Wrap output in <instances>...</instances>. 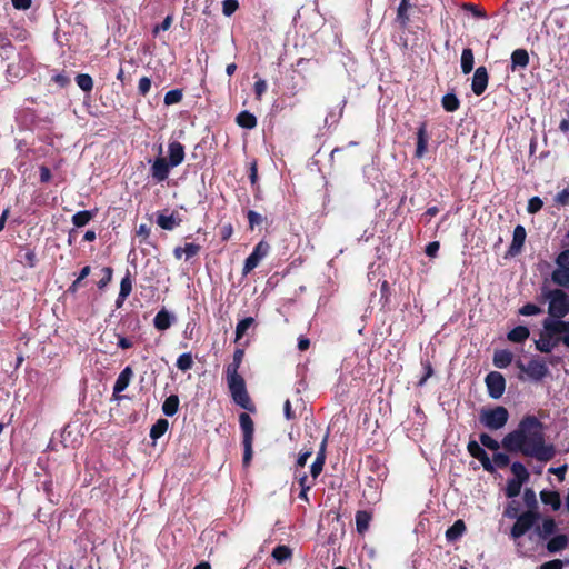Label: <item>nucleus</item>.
Instances as JSON below:
<instances>
[{
  "label": "nucleus",
  "mask_w": 569,
  "mask_h": 569,
  "mask_svg": "<svg viewBox=\"0 0 569 569\" xmlns=\"http://www.w3.org/2000/svg\"><path fill=\"white\" fill-rule=\"evenodd\" d=\"M151 89V79L148 77H142L138 83V92L140 96L146 97Z\"/></svg>",
  "instance_id": "59"
},
{
  "label": "nucleus",
  "mask_w": 569,
  "mask_h": 569,
  "mask_svg": "<svg viewBox=\"0 0 569 569\" xmlns=\"http://www.w3.org/2000/svg\"><path fill=\"white\" fill-rule=\"evenodd\" d=\"M269 251H270V244L267 241L261 240L256 244L252 253L262 260L264 257L268 256Z\"/></svg>",
  "instance_id": "50"
},
{
  "label": "nucleus",
  "mask_w": 569,
  "mask_h": 569,
  "mask_svg": "<svg viewBox=\"0 0 569 569\" xmlns=\"http://www.w3.org/2000/svg\"><path fill=\"white\" fill-rule=\"evenodd\" d=\"M410 7L409 0H401L397 10V21L401 27H407L409 22L408 9Z\"/></svg>",
  "instance_id": "39"
},
{
  "label": "nucleus",
  "mask_w": 569,
  "mask_h": 569,
  "mask_svg": "<svg viewBox=\"0 0 569 569\" xmlns=\"http://www.w3.org/2000/svg\"><path fill=\"white\" fill-rule=\"evenodd\" d=\"M523 502L528 510H538V501L535 491L531 488H526L523 492Z\"/></svg>",
  "instance_id": "46"
},
{
  "label": "nucleus",
  "mask_w": 569,
  "mask_h": 569,
  "mask_svg": "<svg viewBox=\"0 0 569 569\" xmlns=\"http://www.w3.org/2000/svg\"><path fill=\"white\" fill-rule=\"evenodd\" d=\"M157 223L163 230H173L179 224V221L176 220L173 214H159L157 218Z\"/></svg>",
  "instance_id": "41"
},
{
  "label": "nucleus",
  "mask_w": 569,
  "mask_h": 569,
  "mask_svg": "<svg viewBox=\"0 0 569 569\" xmlns=\"http://www.w3.org/2000/svg\"><path fill=\"white\" fill-rule=\"evenodd\" d=\"M525 482L516 480V479H509L507 481V486L505 489V493L508 498H515L519 496L521 491V487Z\"/></svg>",
  "instance_id": "42"
},
{
  "label": "nucleus",
  "mask_w": 569,
  "mask_h": 569,
  "mask_svg": "<svg viewBox=\"0 0 569 569\" xmlns=\"http://www.w3.org/2000/svg\"><path fill=\"white\" fill-rule=\"evenodd\" d=\"M543 295L549 300L548 319L562 320L569 313V295L562 289H551Z\"/></svg>",
  "instance_id": "4"
},
{
  "label": "nucleus",
  "mask_w": 569,
  "mask_h": 569,
  "mask_svg": "<svg viewBox=\"0 0 569 569\" xmlns=\"http://www.w3.org/2000/svg\"><path fill=\"white\" fill-rule=\"evenodd\" d=\"M271 556L278 563H283L291 559L292 550L286 545H279L273 548Z\"/></svg>",
  "instance_id": "32"
},
{
  "label": "nucleus",
  "mask_w": 569,
  "mask_h": 569,
  "mask_svg": "<svg viewBox=\"0 0 569 569\" xmlns=\"http://www.w3.org/2000/svg\"><path fill=\"white\" fill-rule=\"evenodd\" d=\"M429 134L427 131V122L423 121L420 123L417 130V147L415 151V156L417 158H422L427 152Z\"/></svg>",
  "instance_id": "18"
},
{
  "label": "nucleus",
  "mask_w": 569,
  "mask_h": 569,
  "mask_svg": "<svg viewBox=\"0 0 569 569\" xmlns=\"http://www.w3.org/2000/svg\"><path fill=\"white\" fill-rule=\"evenodd\" d=\"M179 403V397L177 395H170L162 403V412L168 417L174 416L178 412Z\"/></svg>",
  "instance_id": "30"
},
{
  "label": "nucleus",
  "mask_w": 569,
  "mask_h": 569,
  "mask_svg": "<svg viewBox=\"0 0 569 569\" xmlns=\"http://www.w3.org/2000/svg\"><path fill=\"white\" fill-rule=\"evenodd\" d=\"M518 368L535 381L542 380L549 373L546 362L539 359H531L527 366L519 361Z\"/></svg>",
  "instance_id": "9"
},
{
  "label": "nucleus",
  "mask_w": 569,
  "mask_h": 569,
  "mask_svg": "<svg viewBox=\"0 0 569 569\" xmlns=\"http://www.w3.org/2000/svg\"><path fill=\"white\" fill-rule=\"evenodd\" d=\"M173 166L164 157H157L151 164L150 172L153 180L162 182L168 179L170 169Z\"/></svg>",
  "instance_id": "11"
},
{
  "label": "nucleus",
  "mask_w": 569,
  "mask_h": 569,
  "mask_svg": "<svg viewBox=\"0 0 569 569\" xmlns=\"http://www.w3.org/2000/svg\"><path fill=\"white\" fill-rule=\"evenodd\" d=\"M540 499L542 503L550 506L553 511L559 510L561 507L560 493L556 490L540 491Z\"/></svg>",
  "instance_id": "23"
},
{
  "label": "nucleus",
  "mask_w": 569,
  "mask_h": 569,
  "mask_svg": "<svg viewBox=\"0 0 569 569\" xmlns=\"http://www.w3.org/2000/svg\"><path fill=\"white\" fill-rule=\"evenodd\" d=\"M247 218H248V222H249V228L251 230H253L256 226L261 224L263 221L262 216L253 210L248 211Z\"/></svg>",
  "instance_id": "56"
},
{
  "label": "nucleus",
  "mask_w": 569,
  "mask_h": 569,
  "mask_svg": "<svg viewBox=\"0 0 569 569\" xmlns=\"http://www.w3.org/2000/svg\"><path fill=\"white\" fill-rule=\"evenodd\" d=\"M557 522L552 517H545L540 525L535 527V535L541 540H547L557 531Z\"/></svg>",
  "instance_id": "15"
},
{
  "label": "nucleus",
  "mask_w": 569,
  "mask_h": 569,
  "mask_svg": "<svg viewBox=\"0 0 569 569\" xmlns=\"http://www.w3.org/2000/svg\"><path fill=\"white\" fill-rule=\"evenodd\" d=\"M172 21V16H167L160 24L154 26L152 29V34L156 37L160 31L169 30L171 28Z\"/></svg>",
  "instance_id": "60"
},
{
  "label": "nucleus",
  "mask_w": 569,
  "mask_h": 569,
  "mask_svg": "<svg viewBox=\"0 0 569 569\" xmlns=\"http://www.w3.org/2000/svg\"><path fill=\"white\" fill-rule=\"evenodd\" d=\"M260 261L261 259L251 252L249 257L244 260L242 276L249 274L254 268L259 266Z\"/></svg>",
  "instance_id": "47"
},
{
  "label": "nucleus",
  "mask_w": 569,
  "mask_h": 569,
  "mask_svg": "<svg viewBox=\"0 0 569 569\" xmlns=\"http://www.w3.org/2000/svg\"><path fill=\"white\" fill-rule=\"evenodd\" d=\"M183 250H184L186 260H189L200 252L201 246L197 244V243L189 242V243L184 244Z\"/></svg>",
  "instance_id": "57"
},
{
  "label": "nucleus",
  "mask_w": 569,
  "mask_h": 569,
  "mask_svg": "<svg viewBox=\"0 0 569 569\" xmlns=\"http://www.w3.org/2000/svg\"><path fill=\"white\" fill-rule=\"evenodd\" d=\"M539 569H563V562L560 559L549 560L542 563Z\"/></svg>",
  "instance_id": "64"
},
{
  "label": "nucleus",
  "mask_w": 569,
  "mask_h": 569,
  "mask_svg": "<svg viewBox=\"0 0 569 569\" xmlns=\"http://www.w3.org/2000/svg\"><path fill=\"white\" fill-rule=\"evenodd\" d=\"M510 59L512 71H515L517 68L526 69L530 62L529 53L526 49L513 50Z\"/></svg>",
  "instance_id": "21"
},
{
  "label": "nucleus",
  "mask_w": 569,
  "mask_h": 569,
  "mask_svg": "<svg viewBox=\"0 0 569 569\" xmlns=\"http://www.w3.org/2000/svg\"><path fill=\"white\" fill-rule=\"evenodd\" d=\"M176 366L183 372L190 370L193 366V358L191 352L180 355L177 359Z\"/></svg>",
  "instance_id": "44"
},
{
  "label": "nucleus",
  "mask_w": 569,
  "mask_h": 569,
  "mask_svg": "<svg viewBox=\"0 0 569 569\" xmlns=\"http://www.w3.org/2000/svg\"><path fill=\"white\" fill-rule=\"evenodd\" d=\"M171 323L172 316L166 309L160 310L153 319V326L159 331H164L169 329L171 327Z\"/></svg>",
  "instance_id": "25"
},
{
  "label": "nucleus",
  "mask_w": 569,
  "mask_h": 569,
  "mask_svg": "<svg viewBox=\"0 0 569 569\" xmlns=\"http://www.w3.org/2000/svg\"><path fill=\"white\" fill-rule=\"evenodd\" d=\"M559 345L557 335L549 336L547 330L543 328V332L540 335V339L536 341V349L543 353H549L555 347Z\"/></svg>",
  "instance_id": "19"
},
{
  "label": "nucleus",
  "mask_w": 569,
  "mask_h": 569,
  "mask_svg": "<svg viewBox=\"0 0 569 569\" xmlns=\"http://www.w3.org/2000/svg\"><path fill=\"white\" fill-rule=\"evenodd\" d=\"M356 528L359 535H365L370 526L372 520V513L367 510H359L356 512Z\"/></svg>",
  "instance_id": "22"
},
{
  "label": "nucleus",
  "mask_w": 569,
  "mask_h": 569,
  "mask_svg": "<svg viewBox=\"0 0 569 569\" xmlns=\"http://www.w3.org/2000/svg\"><path fill=\"white\" fill-rule=\"evenodd\" d=\"M542 312V309L535 303H526L519 309V313L522 316H536Z\"/></svg>",
  "instance_id": "54"
},
{
  "label": "nucleus",
  "mask_w": 569,
  "mask_h": 569,
  "mask_svg": "<svg viewBox=\"0 0 569 569\" xmlns=\"http://www.w3.org/2000/svg\"><path fill=\"white\" fill-rule=\"evenodd\" d=\"M239 8L237 0H223L222 12L226 17H231Z\"/></svg>",
  "instance_id": "52"
},
{
  "label": "nucleus",
  "mask_w": 569,
  "mask_h": 569,
  "mask_svg": "<svg viewBox=\"0 0 569 569\" xmlns=\"http://www.w3.org/2000/svg\"><path fill=\"white\" fill-rule=\"evenodd\" d=\"M526 237L527 232L525 227L521 224L516 226V228L513 229L512 241L508 249L509 256L515 257L521 252L526 241Z\"/></svg>",
  "instance_id": "14"
},
{
  "label": "nucleus",
  "mask_w": 569,
  "mask_h": 569,
  "mask_svg": "<svg viewBox=\"0 0 569 569\" xmlns=\"http://www.w3.org/2000/svg\"><path fill=\"white\" fill-rule=\"evenodd\" d=\"M466 523L463 520L458 519L455 523L446 530V539L448 541L458 540L466 531Z\"/></svg>",
  "instance_id": "26"
},
{
  "label": "nucleus",
  "mask_w": 569,
  "mask_h": 569,
  "mask_svg": "<svg viewBox=\"0 0 569 569\" xmlns=\"http://www.w3.org/2000/svg\"><path fill=\"white\" fill-rule=\"evenodd\" d=\"M239 368L240 365L233 362L226 367L228 389L236 405L250 412H254L256 406L248 393L243 377L238 372Z\"/></svg>",
  "instance_id": "2"
},
{
  "label": "nucleus",
  "mask_w": 569,
  "mask_h": 569,
  "mask_svg": "<svg viewBox=\"0 0 569 569\" xmlns=\"http://www.w3.org/2000/svg\"><path fill=\"white\" fill-rule=\"evenodd\" d=\"M489 81V74L487 71V68L481 66L478 67L473 73L472 82H471V90L476 96H481L487 87Z\"/></svg>",
  "instance_id": "12"
},
{
  "label": "nucleus",
  "mask_w": 569,
  "mask_h": 569,
  "mask_svg": "<svg viewBox=\"0 0 569 569\" xmlns=\"http://www.w3.org/2000/svg\"><path fill=\"white\" fill-rule=\"evenodd\" d=\"M558 268L569 269V249L562 250L556 258Z\"/></svg>",
  "instance_id": "61"
},
{
  "label": "nucleus",
  "mask_w": 569,
  "mask_h": 569,
  "mask_svg": "<svg viewBox=\"0 0 569 569\" xmlns=\"http://www.w3.org/2000/svg\"><path fill=\"white\" fill-rule=\"evenodd\" d=\"M485 382L488 389V395L492 399H499L502 397L506 389V379L502 373L498 371H491L486 376Z\"/></svg>",
  "instance_id": "8"
},
{
  "label": "nucleus",
  "mask_w": 569,
  "mask_h": 569,
  "mask_svg": "<svg viewBox=\"0 0 569 569\" xmlns=\"http://www.w3.org/2000/svg\"><path fill=\"white\" fill-rule=\"evenodd\" d=\"M547 540L546 548L549 553H557L565 550L569 542V539L565 533L553 535Z\"/></svg>",
  "instance_id": "20"
},
{
  "label": "nucleus",
  "mask_w": 569,
  "mask_h": 569,
  "mask_svg": "<svg viewBox=\"0 0 569 569\" xmlns=\"http://www.w3.org/2000/svg\"><path fill=\"white\" fill-rule=\"evenodd\" d=\"M267 82L266 80L263 79H259L254 82L253 84V91H254V94H256V99L257 100H261L262 96L266 93L267 91Z\"/></svg>",
  "instance_id": "62"
},
{
  "label": "nucleus",
  "mask_w": 569,
  "mask_h": 569,
  "mask_svg": "<svg viewBox=\"0 0 569 569\" xmlns=\"http://www.w3.org/2000/svg\"><path fill=\"white\" fill-rule=\"evenodd\" d=\"M551 279L556 284L568 288L569 269L557 268L556 270L552 271Z\"/></svg>",
  "instance_id": "37"
},
{
  "label": "nucleus",
  "mask_w": 569,
  "mask_h": 569,
  "mask_svg": "<svg viewBox=\"0 0 569 569\" xmlns=\"http://www.w3.org/2000/svg\"><path fill=\"white\" fill-rule=\"evenodd\" d=\"M530 331L526 326H517L508 332L507 338L511 342L521 343L528 339Z\"/></svg>",
  "instance_id": "28"
},
{
  "label": "nucleus",
  "mask_w": 569,
  "mask_h": 569,
  "mask_svg": "<svg viewBox=\"0 0 569 569\" xmlns=\"http://www.w3.org/2000/svg\"><path fill=\"white\" fill-rule=\"evenodd\" d=\"M184 146L179 141H171L168 146V161L174 167L181 164L184 160Z\"/></svg>",
  "instance_id": "16"
},
{
  "label": "nucleus",
  "mask_w": 569,
  "mask_h": 569,
  "mask_svg": "<svg viewBox=\"0 0 569 569\" xmlns=\"http://www.w3.org/2000/svg\"><path fill=\"white\" fill-rule=\"evenodd\" d=\"M543 206L542 200L539 197H532L528 201L527 211L529 213H537Z\"/></svg>",
  "instance_id": "58"
},
{
  "label": "nucleus",
  "mask_w": 569,
  "mask_h": 569,
  "mask_svg": "<svg viewBox=\"0 0 569 569\" xmlns=\"http://www.w3.org/2000/svg\"><path fill=\"white\" fill-rule=\"evenodd\" d=\"M542 327L549 336L557 335L559 343L561 342L569 348V321L545 319Z\"/></svg>",
  "instance_id": "7"
},
{
  "label": "nucleus",
  "mask_w": 569,
  "mask_h": 569,
  "mask_svg": "<svg viewBox=\"0 0 569 569\" xmlns=\"http://www.w3.org/2000/svg\"><path fill=\"white\" fill-rule=\"evenodd\" d=\"M19 262L26 267L33 268L37 263V256L32 249L22 248L19 251Z\"/></svg>",
  "instance_id": "34"
},
{
  "label": "nucleus",
  "mask_w": 569,
  "mask_h": 569,
  "mask_svg": "<svg viewBox=\"0 0 569 569\" xmlns=\"http://www.w3.org/2000/svg\"><path fill=\"white\" fill-rule=\"evenodd\" d=\"M182 98H183L182 89H173V90L168 91L164 94L163 102L166 106H172V104L181 102Z\"/></svg>",
  "instance_id": "45"
},
{
  "label": "nucleus",
  "mask_w": 569,
  "mask_h": 569,
  "mask_svg": "<svg viewBox=\"0 0 569 569\" xmlns=\"http://www.w3.org/2000/svg\"><path fill=\"white\" fill-rule=\"evenodd\" d=\"M467 450L472 458L480 461L481 466L487 472L493 473L496 471V468L488 453L476 440H470L468 442Z\"/></svg>",
  "instance_id": "10"
},
{
  "label": "nucleus",
  "mask_w": 569,
  "mask_h": 569,
  "mask_svg": "<svg viewBox=\"0 0 569 569\" xmlns=\"http://www.w3.org/2000/svg\"><path fill=\"white\" fill-rule=\"evenodd\" d=\"M133 279L129 269L120 282V291L116 300V307L120 308L132 291Z\"/></svg>",
  "instance_id": "17"
},
{
  "label": "nucleus",
  "mask_w": 569,
  "mask_h": 569,
  "mask_svg": "<svg viewBox=\"0 0 569 569\" xmlns=\"http://www.w3.org/2000/svg\"><path fill=\"white\" fill-rule=\"evenodd\" d=\"M169 422L167 419H158L154 425H152L150 429V438L156 441L161 438L168 430Z\"/></svg>",
  "instance_id": "33"
},
{
  "label": "nucleus",
  "mask_w": 569,
  "mask_h": 569,
  "mask_svg": "<svg viewBox=\"0 0 569 569\" xmlns=\"http://www.w3.org/2000/svg\"><path fill=\"white\" fill-rule=\"evenodd\" d=\"M541 518L538 510H526L516 518V522L510 529L509 537L513 540L517 552L521 557H531L536 551L535 548L526 549L521 537L525 536L530 529H535L536 522Z\"/></svg>",
  "instance_id": "3"
},
{
  "label": "nucleus",
  "mask_w": 569,
  "mask_h": 569,
  "mask_svg": "<svg viewBox=\"0 0 569 569\" xmlns=\"http://www.w3.org/2000/svg\"><path fill=\"white\" fill-rule=\"evenodd\" d=\"M509 419L508 410L502 406L491 409H482L479 416L480 422L490 430H498L506 426Z\"/></svg>",
  "instance_id": "6"
},
{
  "label": "nucleus",
  "mask_w": 569,
  "mask_h": 569,
  "mask_svg": "<svg viewBox=\"0 0 569 569\" xmlns=\"http://www.w3.org/2000/svg\"><path fill=\"white\" fill-rule=\"evenodd\" d=\"M102 272H103V277L97 283L99 289H103L111 282L113 269L111 267H104L102 269Z\"/></svg>",
  "instance_id": "55"
},
{
  "label": "nucleus",
  "mask_w": 569,
  "mask_h": 569,
  "mask_svg": "<svg viewBox=\"0 0 569 569\" xmlns=\"http://www.w3.org/2000/svg\"><path fill=\"white\" fill-rule=\"evenodd\" d=\"M501 446L508 452H520L542 462L556 456L555 446L546 443L543 423L532 415H526L518 427L503 437Z\"/></svg>",
  "instance_id": "1"
},
{
  "label": "nucleus",
  "mask_w": 569,
  "mask_h": 569,
  "mask_svg": "<svg viewBox=\"0 0 569 569\" xmlns=\"http://www.w3.org/2000/svg\"><path fill=\"white\" fill-rule=\"evenodd\" d=\"M555 201L562 207L569 204V188H566L558 192L555 198Z\"/></svg>",
  "instance_id": "63"
},
{
  "label": "nucleus",
  "mask_w": 569,
  "mask_h": 569,
  "mask_svg": "<svg viewBox=\"0 0 569 569\" xmlns=\"http://www.w3.org/2000/svg\"><path fill=\"white\" fill-rule=\"evenodd\" d=\"M479 440L481 446L488 448L489 450L497 451L500 448V445L497 440L490 437L488 433H480Z\"/></svg>",
  "instance_id": "48"
},
{
  "label": "nucleus",
  "mask_w": 569,
  "mask_h": 569,
  "mask_svg": "<svg viewBox=\"0 0 569 569\" xmlns=\"http://www.w3.org/2000/svg\"><path fill=\"white\" fill-rule=\"evenodd\" d=\"M91 272V268L90 266H86L81 269L79 276L77 277V279L71 283V286L69 287L68 291L69 292H76L78 290V288L80 287V283L81 281L87 278Z\"/></svg>",
  "instance_id": "49"
},
{
  "label": "nucleus",
  "mask_w": 569,
  "mask_h": 569,
  "mask_svg": "<svg viewBox=\"0 0 569 569\" xmlns=\"http://www.w3.org/2000/svg\"><path fill=\"white\" fill-rule=\"evenodd\" d=\"M97 212L98 209L78 211L72 216L71 221L74 227L82 228L87 226L89 221L96 217Z\"/></svg>",
  "instance_id": "24"
},
{
  "label": "nucleus",
  "mask_w": 569,
  "mask_h": 569,
  "mask_svg": "<svg viewBox=\"0 0 569 569\" xmlns=\"http://www.w3.org/2000/svg\"><path fill=\"white\" fill-rule=\"evenodd\" d=\"M253 323L254 319L252 317H247L240 320L236 327V341L240 340Z\"/></svg>",
  "instance_id": "43"
},
{
  "label": "nucleus",
  "mask_w": 569,
  "mask_h": 569,
  "mask_svg": "<svg viewBox=\"0 0 569 569\" xmlns=\"http://www.w3.org/2000/svg\"><path fill=\"white\" fill-rule=\"evenodd\" d=\"M13 44L6 32H0V50H2L1 57L9 59V56L13 52Z\"/></svg>",
  "instance_id": "38"
},
{
  "label": "nucleus",
  "mask_w": 569,
  "mask_h": 569,
  "mask_svg": "<svg viewBox=\"0 0 569 569\" xmlns=\"http://www.w3.org/2000/svg\"><path fill=\"white\" fill-rule=\"evenodd\" d=\"M475 64L473 51L470 48H465L461 53V71L463 74H469Z\"/></svg>",
  "instance_id": "31"
},
{
  "label": "nucleus",
  "mask_w": 569,
  "mask_h": 569,
  "mask_svg": "<svg viewBox=\"0 0 569 569\" xmlns=\"http://www.w3.org/2000/svg\"><path fill=\"white\" fill-rule=\"evenodd\" d=\"M133 377V370L130 366H127L118 376L116 382H114V386H113V398L119 400L121 399L122 397L119 396V393H121L122 391H124L131 379Z\"/></svg>",
  "instance_id": "13"
},
{
  "label": "nucleus",
  "mask_w": 569,
  "mask_h": 569,
  "mask_svg": "<svg viewBox=\"0 0 569 569\" xmlns=\"http://www.w3.org/2000/svg\"><path fill=\"white\" fill-rule=\"evenodd\" d=\"M325 459H322V455L320 457H316V460L312 462L310 472L313 479H317L318 476L322 472L325 466Z\"/></svg>",
  "instance_id": "53"
},
{
  "label": "nucleus",
  "mask_w": 569,
  "mask_h": 569,
  "mask_svg": "<svg viewBox=\"0 0 569 569\" xmlns=\"http://www.w3.org/2000/svg\"><path fill=\"white\" fill-rule=\"evenodd\" d=\"M239 423L242 431L243 465L248 466L253 455L254 423L247 412L239 415Z\"/></svg>",
  "instance_id": "5"
},
{
  "label": "nucleus",
  "mask_w": 569,
  "mask_h": 569,
  "mask_svg": "<svg viewBox=\"0 0 569 569\" xmlns=\"http://www.w3.org/2000/svg\"><path fill=\"white\" fill-rule=\"evenodd\" d=\"M511 472L513 475V478L512 479H516V480H519V481H522V482H527L530 478V473L529 471L527 470V468L525 467L523 463L519 462V461H516L511 465Z\"/></svg>",
  "instance_id": "35"
},
{
  "label": "nucleus",
  "mask_w": 569,
  "mask_h": 569,
  "mask_svg": "<svg viewBox=\"0 0 569 569\" xmlns=\"http://www.w3.org/2000/svg\"><path fill=\"white\" fill-rule=\"evenodd\" d=\"M441 104L447 112H455L459 109L460 101L455 93L449 92L442 97Z\"/></svg>",
  "instance_id": "36"
},
{
  "label": "nucleus",
  "mask_w": 569,
  "mask_h": 569,
  "mask_svg": "<svg viewBox=\"0 0 569 569\" xmlns=\"http://www.w3.org/2000/svg\"><path fill=\"white\" fill-rule=\"evenodd\" d=\"M512 358V353L509 350L503 349L495 351L492 361L495 367L503 369L510 366Z\"/></svg>",
  "instance_id": "27"
},
{
  "label": "nucleus",
  "mask_w": 569,
  "mask_h": 569,
  "mask_svg": "<svg viewBox=\"0 0 569 569\" xmlns=\"http://www.w3.org/2000/svg\"><path fill=\"white\" fill-rule=\"evenodd\" d=\"M78 87L84 92H91L93 89V79L88 73H79L76 77Z\"/></svg>",
  "instance_id": "40"
},
{
  "label": "nucleus",
  "mask_w": 569,
  "mask_h": 569,
  "mask_svg": "<svg viewBox=\"0 0 569 569\" xmlns=\"http://www.w3.org/2000/svg\"><path fill=\"white\" fill-rule=\"evenodd\" d=\"M236 123L243 129H253L257 126V118L253 113L244 110L236 117Z\"/></svg>",
  "instance_id": "29"
},
{
  "label": "nucleus",
  "mask_w": 569,
  "mask_h": 569,
  "mask_svg": "<svg viewBox=\"0 0 569 569\" xmlns=\"http://www.w3.org/2000/svg\"><path fill=\"white\" fill-rule=\"evenodd\" d=\"M492 463L493 466H497L498 468H506L510 463V458L507 453L503 452H496L492 456Z\"/></svg>",
  "instance_id": "51"
}]
</instances>
